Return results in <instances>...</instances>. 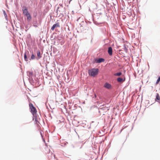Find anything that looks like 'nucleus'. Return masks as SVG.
Here are the masks:
<instances>
[{
	"instance_id": "f257e3e1",
	"label": "nucleus",
	"mask_w": 160,
	"mask_h": 160,
	"mask_svg": "<svg viewBox=\"0 0 160 160\" xmlns=\"http://www.w3.org/2000/svg\"><path fill=\"white\" fill-rule=\"evenodd\" d=\"M98 72L99 70L98 68H94L89 70L88 73L90 76L94 77L98 74Z\"/></svg>"
},
{
	"instance_id": "f03ea898",
	"label": "nucleus",
	"mask_w": 160,
	"mask_h": 160,
	"mask_svg": "<svg viewBox=\"0 0 160 160\" xmlns=\"http://www.w3.org/2000/svg\"><path fill=\"white\" fill-rule=\"evenodd\" d=\"M29 106L31 110V112L32 114L33 115L36 114L37 112V110L36 108L33 106V105L32 103H30L29 104Z\"/></svg>"
},
{
	"instance_id": "7ed1b4c3",
	"label": "nucleus",
	"mask_w": 160,
	"mask_h": 160,
	"mask_svg": "<svg viewBox=\"0 0 160 160\" xmlns=\"http://www.w3.org/2000/svg\"><path fill=\"white\" fill-rule=\"evenodd\" d=\"M23 13L25 15L29 13L28 11V8L26 7H24L22 8V9Z\"/></svg>"
},
{
	"instance_id": "20e7f679",
	"label": "nucleus",
	"mask_w": 160,
	"mask_h": 160,
	"mask_svg": "<svg viewBox=\"0 0 160 160\" xmlns=\"http://www.w3.org/2000/svg\"><path fill=\"white\" fill-rule=\"evenodd\" d=\"M60 27V26L59 22H57L56 23L53 24V25L51 28V30L53 31L55 28L57 27Z\"/></svg>"
},
{
	"instance_id": "39448f33",
	"label": "nucleus",
	"mask_w": 160,
	"mask_h": 160,
	"mask_svg": "<svg viewBox=\"0 0 160 160\" xmlns=\"http://www.w3.org/2000/svg\"><path fill=\"white\" fill-rule=\"evenodd\" d=\"M95 61L96 63H100L104 62V59L102 58H100L98 60H96Z\"/></svg>"
},
{
	"instance_id": "423d86ee",
	"label": "nucleus",
	"mask_w": 160,
	"mask_h": 160,
	"mask_svg": "<svg viewBox=\"0 0 160 160\" xmlns=\"http://www.w3.org/2000/svg\"><path fill=\"white\" fill-rule=\"evenodd\" d=\"M108 52L110 55H112V48L111 47H109L108 48Z\"/></svg>"
},
{
	"instance_id": "0eeeda50",
	"label": "nucleus",
	"mask_w": 160,
	"mask_h": 160,
	"mask_svg": "<svg viewBox=\"0 0 160 160\" xmlns=\"http://www.w3.org/2000/svg\"><path fill=\"white\" fill-rule=\"evenodd\" d=\"M25 16H26L27 17V19L28 21H30L31 20L32 18L30 13H29Z\"/></svg>"
},
{
	"instance_id": "6e6552de",
	"label": "nucleus",
	"mask_w": 160,
	"mask_h": 160,
	"mask_svg": "<svg viewBox=\"0 0 160 160\" xmlns=\"http://www.w3.org/2000/svg\"><path fill=\"white\" fill-rule=\"evenodd\" d=\"M155 100L156 102H158V101L160 100V97L158 93H157L156 98H155Z\"/></svg>"
},
{
	"instance_id": "1a4fd4ad",
	"label": "nucleus",
	"mask_w": 160,
	"mask_h": 160,
	"mask_svg": "<svg viewBox=\"0 0 160 160\" xmlns=\"http://www.w3.org/2000/svg\"><path fill=\"white\" fill-rule=\"evenodd\" d=\"M104 87L106 88L109 89L110 88L111 85L108 83H106L104 85Z\"/></svg>"
},
{
	"instance_id": "9d476101",
	"label": "nucleus",
	"mask_w": 160,
	"mask_h": 160,
	"mask_svg": "<svg viewBox=\"0 0 160 160\" xmlns=\"http://www.w3.org/2000/svg\"><path fill=\"white\" fill-rule=\"evenodd\" d=\"M125 80V79L123 80L122 78H117V81L119 82L124 81Z\"/></svg>"
},
{
	"instance_id": "9b49d317",
	"label": "nucleus",
	"mask_w": 160,
	"mask_h": 160,
	"mask_svg": "<svg viewBox=\"0 0 160 160\" xmlns=\"http://www.w3.org/2000/svg\"><path fill=\"white\" fill-rule=\"evenodd\" d=\"M37 54L38 58L39 59L41 57V56L40 52L39 51H37Z\"/></svg>"
},
{
	"instance_id": "f8f14e48",
	"label": "nucleus",
	"mask_w": 160,
	"mask_h": 160,
	"mask_svg": "<svg viewBox=\"0 0 160 160\" xmlns=\"http://www.w3.org/2000/svg\"><path fill=\"white\" fill-rule=\"evenodd\" d=\"M122 73L121 72H119L117 73H115L114 74V75L119 76L122 75Z\"/></svg>"
},
{
	"instance_id": "ddd939ff",
	"label": "nucleus",
	"mask_w": 160,
	"mask_h": 160,
	"mask_svg": "<svg viewBox=\"0 0 160 160\" xmlns=\"http://www.w3.org/2000/svg\"><path fill=\"white\" fill-rule=\"evenodd\" d=\"M24 58L25 60L26 61H28V60H27V56L26 53H24Z\"/></svg>"
},
{
	"instance_id": "4468645a",
	"label": "nucleus",
	"mask_w": 160,
	"mask_h": 160,
	"mask_svg": "<svg viewBox=\"0 0 160 160\" xmlns=\"http://www.w3.org/2000/svg\"><path fill=\"white\" fill-rule=\"evenodd\" d=\"M160 81V76L158 78V79L157 80L156 83L158 84Z\"/></svg>"
},
{
	"instance_id": "2eb2a0df",
	"label": "nucleus",
	"mask_w": 160,
	"mask_h": 160,
	"mask_svg": "<svg viewBox=\"0 0 160 160\" xmlns=\"http://www.w3.org/2000/svg\"><path fill=\"white\" fill-rule=\"evenodd\" d=\"M34 58H35V56L33 54H32V55L31 58L32 59H34Z\"/></svg>"
},
{
	"instance_id": "dca6fc26",
	"label": "nucleus",
	"mask_w": 160,
	"mask_h": 160,
	"mask_svg": "<svg viewBox=\"0 0 160 160\" xmlns=\"http://www.w3.org/2000/svg\"><path fill=\"white\" fill-rule=\"evenodd\" d=\"M35 121H36V123L37 124H38V122L36 120V119H35Z\"/></svg>"
}]
</instances>
